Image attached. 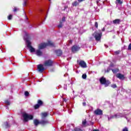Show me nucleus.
Returning <instances> with one entry per match:
<instances>
[{
    "instance_id": "a878e982",
    "label": "nucleus",
    "mask_w": 131,
    "mask_h": 131,
    "mask_svg": "<svg viewBox=\"0 0 131 131\" xmlns=\"http://www.w3.org/2000/svg\"><path fill=\"white\" fill-rule=\"evenodd\" d=\"M25 95L26 96V97H28V96H29V92L28 91H26L25 92Z\"/></svg>"
},
{
    "instance_id": "c756f323",
    "label": "nucleus",
    "mask_w": 131,
    "mask_h": 131,
    "mask_svg": "<svg viewBox=\"0 0 131 131\" xmlns=\"http://www.w3.org/2000/svg\"><path fill=\"white\" fill-rule=\"evenodd\" d=\"M122 131H128V129L127 128V127H125L123 129Z\"/></svg>"
},
{
    "instance_id": "4c0bfd02",
    "label": "nucleus",
    "mask_w": 131,
    "mask_h": 131,
    "mask_svg": "<svg viewBox=\"0 0 131 131\" xmlns=\"http://www.w3.org/2000/svg\"><path fill=\"white\" fill-rule=\"evenodd\" d=\"M102 31H105V28H103V29H102Z\"/></svg>"
},
{
    "instance_id": "dca6fc26",
    "label": "nucleus",
    "mask_w": 131,
    "mask_h": 131,
    "mask_svg": "<svg viewBox=\"0 0 131 131\" xmlns=\"http://www.w3.org/2000/svg\"><path fill=\"white\" fill-rule=\"evenodd\" d=\"M36 54L37 56H41V55H42V52L40 51V50H37L36 51Z\"/></svg>"
},
{
    "instance_id": "7ed1b4c3",
    "label": "nucleus",
    "mask_w": 131,
    "mask_h": 131,
    "mask_svg": "<svg viewBox=\"0 0 131 131\" xmlns=\"http://www.w3.org/2000/svg\"><path fill=\"white\" fill-rule=\"evenodd\" d=\"M99 81L101 84H105V86H108L111 82H110V80H106V78L104 77H102Z\"/></svg>"
},
{
    "instance_id": "2f4dec72",
    "label": "nucleus",
    "mask_w": 131,
    "mask_h": 131,
    "mask_svg": "<svg viewBox=\"0 0 131 131\" xmlns=\"http://www.w3.org/2000/svg\"><path fill=\"white\" fill-rule=\"evenodd\" d=\"M95 27H96V28H98V22H95Z\"/></svg>"
},
{
    "instance_id": "6ab92c4d",
    "label": "nucleus",
    "mask_w": 131,
    "mask_h": 131,
    "mask_svg": "<svg viewBox=\"0 0 131 131\" xmlns=\"http://www.w3.org/2000/svg\"><path fill=\"white\" fill-rule=\"evenodd\" d=\"M78 5H79V4H78V2H77V1H75L74 3H72V6H73V7H76V6H78Z\"/></svg>"
},
{
    "instance_id": "0eeeda50",
    "label": "nucleus",
    "mask_w": 131,
    "mask_h": 131,
    "mask_svg": "<svg viewBox=\"0 0 131 131\" xmlns=\"http://www.w3.org/2000/svg\"><path fill=\"white\" fill-rule=\"evenodd\" d=\"M53 61L51 60H46L44 62V66H52Z\"/></svg>"
},
{
    "instance_id": "473e14b6",
    "label": "nucleus",
    "mask_w": 131,
    "mask_h": 131,
    "mask_svg": "<svg viewBox=\"0 0 131 131\" xmlns=\"http://www.w3.org/2000/svg\"><path fill=\"white\" fill-rule=\"evenodd\" d=\"M128 49L129 50H131V43L129 44V45L128 46Z\"/></svg>"
},
{
    "instance_id": "c85d7f7f",
    "label": "nucleus",
    "mask_w": 131,
    "mask_h": 131,
    "mask_svg": "<svg viewBox=\"0 0 131 131\" xmlns=\"http://www.w3.org/2000/svg\"><path fill=\"white\" fill-rule=\"evenodd\" d=\"M112 88H113V89H115L116 88H117V86L116 85V84H114L113 85H111Z\"/></svg>"
},
{
    "instance_id": "f03ea898",
    "label": "nucleus",
    "mask_w": 131,
    "mask_h": 131,
    "mask_svg": "<svg viewBox=\"0 0 131 131\" xmlns=\"http://www.w3.org/2000/svg\"><path fill=\"white\" fill-rule=\"evenodd\" d=\"M23 117L24 118V121H25V122H27L28 120H31L32 119H33V116L27 113H24L23 114Z\"/></svg>"
},
{
    "instance_id": "f257e3e1",
    "label": "nucleus",
    "mask_w": 131,
    "mask_h": 131,
    "mask_svg": "<svg viewBox=\"0 0 131 131\" xmlns=\"http://www.w3.org/2000/svg\"><path fill=\"white\" fill-rule=\"evenodd\" d=\"M48 46L54 47V43L51 42V41H49L48 43H41L40 45H39L38 48L39 49V50H41L42 49H45V48H47Z\"/></svg>"
},
{
    "instance_id": "b1692460",
    "label": "nucleus",
    "mask_w": 131,
    "mask_h": 131,
    "mask_svg": "<svg viewBox=\"0 0 131 131\" xmlns=\"http://www.w3.org/2000/svg\"><path fill=\"white\" fill-rule=\"evenodd\" d=\"M39 107H40V106L38 104H37L35 105V106H34L35 109H38V108H39Z\"/></svg>"
},
{
    "instance_id": "f8f14e48",
    "label": "nucleus",
    "mask_w": 131,
    "mask_h": 131,
    "mask_svg": "<svg viewBox=\"0 0 131 131\" xmlns=\"http://www.w3.org/2000/svg\"><path fill=\"white\" fill-rule=\"evenodd\" d=\"M49 115V112H46L41 113V116L42 118H46Z\"/></svg>"
},
{
    "instance_id": "cd10ccee",
    "label": "nucleus",
    "mask_w": 131,
    "mask_h": 131,
    "mask_svg": "<svg viewBox=\"0 0 131 131\" xmlns=\"http://www.w3.org/2000/svg\"><path fill=\"white\" fill-rule=\"evenodd\" d=\"M5 103L6 105H10V101L9 100H5Z\"/></svg>"
},
{
    "instance_id": "aec40b11",
    "label": "nucleus",
    "mask_w": 131,
    "mask_h": 131,
    "mask_svg": "<svg viewBox=\"0 0 131 131\" xmlns=\"http://www.w3.org/2000/svg\"><path fill=\"white\" fill-rule=\"evenodd\" d=\"M116 5H121L122 4V1H121V0H116Z\"/></svg>"
},
{
    "instance_id": "f3484780",
    "label": "nucleus",
    "mask_w": 131,
    "mask_h": 131,
    "mask_svg": "<svg viewBox=\"0 0 131 131\" xmlns=\"http://www.w3.org/2000/svg\"><path fill=\"white\" fill-rule=\"evenodd\" d=\"M56 53L57 56H61L62 55V51L58 50L56 51Z\"/></svg>"
},
{
    "instance_id": "9b49d317",
    "label": "nucleus",
    "mask_w": 131,
    "mask_h": 131,
    "mask_svg": "<svg viewBox=\"0 0 131 131\" xmlns=\"http://www.w3.org/2000/svg\"><path fill=\"white\" fill-rule=\"evenodd\" d=\"M116 77L119 78V79H124V75L121 74L120 73H118L116 75Z\"/></svg>"
},
{
    "instance_id": "20e7f679",
    "label": "nucleus",
    "mask_w": 131,
    "mask_h": 131,
    "mask_svg": "<svg viewBox=\"0 0 131 131\" xmlns=\"http://www.w3.org/2000/svg\"><path fill=\"white\" fill-rule=\"evenodd\" d=\"M26 42L27 43V47L28 48H29L31 53H33V52H35V49L31 47V42L27 40H26Z\"/></svg>"
},
{
    "instance_id": "2eb2a0df",
    "label": "nucleus",
    "mask_w": 131,
    "mask_h": 131,
    "mask_svg": "<svg viewBox=\"0 0 131 131\" xmlns=\"http://www.w3.org/2000/svg\"><path fill=\"white\" fill-rule=\"evenodd\" d=\"M120 22H121L120 19H117L113 20V23L114 24H120Z\"/></svg>"
},
{
    "instance_id": "f704fd0d",
    "label": "nucleus",
    "mask_w": 131,
    "mask_h": 131,
    "mask_svg": "<svg viewBox=\"0 0 131 131\" xmlns=\"http://www.w3.org/2000/svg\"><path fill=\"white\" fill-rule=\"evenodd\" d=\"M62 25H58V28H61L62 27Z\"/></svg>"
},
{
    "instance_id": "ddd939ff",
    "label": "nucleus",
    "mask_w": 131,
    "mask_h": 131,
    "mask_svg": "<svg viewBox=\"0 0 131 131\" xmlns=\"http://www.w3.org/2000/svg\"><path fill=\"white\" fill-rule=\"evenodd\" d=\"M34 124L35 126H37L39 124H40V122L37 119L34 120Z\"/></svg>"
},
{
    "instance_id": "393cba45",
    "label": "nucleus",
    "mask_w": 131,
    "mask_h": 131,
    "mask_svg": "<svg viewBox=\"0 0 131 131\" xmlns=\"http://www.w3.org/2000/svg\"><path fill=\"white\" fill-rule=\"evenodd\" d=\"M12 17H13V15L12 14H10L8 16V20H12Z\"/></svg>"
},
{
    "instance_id": "423d86ee",
    "label": "nucleus",
    "mask_w": 131,
    "mask_h": 131,
    "mask_svg": "<svg viewBox=\"0 0 131 131\" xmlns=\"http://www.w3.org/2000/svg\"><path fill=\"white\" fill-rule=\"evenodd\" d=\"M71 50L73 53H75V52H77V51H79V50H80V47L77 45H74L72 47Z\"/></svg>"
},
{
    "instance_id": "5701e85b",
    "label": "nucleus",
    "mask_w": 131,
    "mask_h": 131,
    "mask_svg": "<svg viewBox=\"0 0 131 131\" xmlns=\"http://www.w3.org/2000/svg\"><path fill=\"white\" fill-rule=\"evenodd\" d=\"M73 131H82L80 128H75Z\"/></svg>"
},
{
    "instance_id": "a19ab883",
    "label": "nucleus",
    "mask_w": 131,
    "mask_h": 131,
    "mask_svg": "<svg viewBox=\"0 0 131 131\" xmlns=\"http://www.w3.org/2000/svg\"><path fill=\"white\" fill-rule=\"evenodd\" d=\"M49 2H51V0H49Z\"/></svg>"
},
{
    "instance_id": "a211bd4d",
    "label": "nucleus",
    "mask_w": 131,
    "mask_h": 131,
    "mask_svg": "<svg viewBox=\"0 0 131 131\" xmlns=\"http://www.w3.org/2000/svg\"><path fill=\"white\" fill-rule=\"evenodd\" d=\"M82 125L83 126H88V125H89V124H88V123H86V120H84L82 121Z\"/></svg>"
},
{
    "instance_id": "4be33fe9",
    "label": "nucleus",
    "mask_w": 131,
    "mask_h": 131,
    "mask_svg": "<svg viewBox=\"0 0 131 131\" xmlns=\"http://www.w3.org/2000/svg\"><path fill=\"white\" fill-rule=\"evenodd\" d=\"M42 104H43V103L41 101V100H38V105H39V106H42Z\"/></svg>"
},
{
    "instance_id": "bb28decb",
    "label": "nucleus",
    "mask_w": 131,
    "mask_h": 131,
    "mask_svg": "<svg viewBox=\"0 0 131 131\" xmlns=\"http://www.w3.org/2000/svg\"><path fill=\"white\" fill-rule=\"evenodd\" d=\"M82 77L83 79H86V74H83L82 76Z\"/></svg>"
},
{
    "instance_id": "ea45409f",
    "label": "nucleus",
    "mask_w": 131,
    "mask_h": 131,
    "mask_svg": "<svg viewBox=\"0 0 131 131\" xmlns=\"http://www.w3.org/2000/svg\"><path fill=\"white\" fill-rule=\"evenodd\" d=\"M83 106H85V102H83Z\"/></svg>"
},
{
    "instance_id": "1a4fd4ad",
    "label": "nucleus",
    "mask_w": 131,
    "mask_h": 131,
    "mask_svg": "<svg viewBox=\"0 0 131 131\" xmlns=\"http://www.w3.org/2000/svg\"><path fill=\"white\" fill-rule=\"evenodd\" d=\"M96 40L99 41L101 40L102 37V33H97L94 36Z\"/></svg>"
},
{
    "instance_id": "6e6552de",
    "label": "nucleus",
    "mask_w": 131,
    "mask_h": 131,
    "mask_svg": "<svg viewBox=\"0 0 131 131\" xmlns=\"http://www.w3.org/2000/svg\"><path fill=\"white\" fill-rule=\"evenodd\" d=\"M37 69L39 72H43L45 71V68H43V64H39L37 66Z\"/></svg>"
},
{
    "instance_id": "39448f33",
    "label": "nucleus",
    "mask_w": 131,
    "mask_h": 131,
    "mask_svg": "<svg viewBox=\"0 0 131 131\" xmlns=\"http://www.w3.org/2000/svg\"><path fill=\"white\" fill-rule=\"evenodd\" d=\"M77 63L82 68H86V63L83 60H77Z\"/></svg>"
},
{
    "instance_id": "7c9ffc66",
    "label": "nucleus",
    "mask_w": 131,
    "mask_h": 131,
    "mask_svg": "<svg viewBox=\"0 0 131 131\" xmlns=\"http://www.w3.org/2000/svg\"><path fill=\"white\" fill-rule=\"evenodd\" d=\"M70 45H72V40H70L69 41V44L68 46H70Z\"/></svg>"
},
{
    "instance_id": "58836bf2",
    "label": "nucleus",
    "mask_w": 131,
    "mask_h": 131,
    "mask_svg": "<svg viewBox=\"0 0 131 131\" xmlns=\"http://www.w3.org/2000/svg\"><path fill=\"white\" fill-rule=\"evenodd\" d=\"M62 21H65V17L62 18Z\"/></svg>"
},
{
    "instance_id": "412c9836",
    "label": "nucleus",
    "mask_w": 131,
    "mask_h": 131,
    "mask_svg": "<svg viewBox=\"0 0 131 131\" xmlns=\"http://www.w3.org/2000/svg\"><path fill=\"white\" fill-rule=\"evenodd\" d=\"M112 70L113 73H117V72H118V71H119V69H113Z\"/></svg>"
},
{
    "instance_id": "9d476101",
    "label": "nucleus",
    "mask_w": 131,
    "mask_h": 131,
    "mask_svg": "<svg viewBox=\"0 0 131 131\" xmlns=\"http://www.w3.org/2000/svg\"><path fill=\"white\" fill-rule=\"evenodd\" d=\"M94 114H95L96 115H103V111L97 109L94 111Z\"/></svg>"
},
{
    "instance_id": "72a5a7b5",
    "label": "nucleus",
    "mask_w": 131,
    "mask_h": 131,
    "mask_svg": "<svg viewBox=\"0 0 131 131\" xmlns=\"http://www.w3.org/2000/svg\"><path fill=\"white\" fill-rule=\"evenodd\" d=\"M17 11H18V9L14 8V12H17Z\"/></svg>"
},
{
    "instance_id": "4468645a",
    "label": "nucleus",
    "mask_w": 131,
    "mask_h": 131,
    "mask_svg": "<svg viewBox=\"0 0 131 131\" xmlns=\"http://www.w3.org/2000/svg\"><path fill=\"white\" fill-rule=\"evenodd\" d=\"M47 123H49V121L47 120H41L40 122V124H42L43 125H45V124H47Z\"/></svg>"
},
{
    "instance_id": "e433bc0d",
    "label": "nucleus",
    "mask_w": 131,
    "mask_h": 131,
    "mask_svg": "<svg viewBox=\"0 0 131 131\" xmlns=\"http://www.w3.org/2000/svg\"><path fill=\"white\" fill-rule=\"evenodd\" d=\"M27 3V0H25V5H26Z\"/></svg>"
},
{
    "instance_id": "c9c22d12",
    "label": "nucleus",
    "mask_w": 131,
    "mask_h": 131,
    "mask_svg": "<svg viewBox=\"0 0 131 131\" xmlns=\"http://www.w3.org/2000/svg\"><path fill=\"white\" fill-rule=\"evenodd\" d=\"M83 1H84V0H78L79 3H81V2H83Z\"/></svg>"
}]
</instances>
